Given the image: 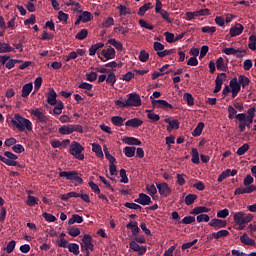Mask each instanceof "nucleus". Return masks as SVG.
I'll return each instance as SVG.
<instances>
[{"instance_id":"1","label":"nucleus","mask_w":256,"mask_h":256,"mask_svg":"<svg viewBox=\"0 0 256 256\" xmlns=\"http://www.w3.org/2000/svg\"><path fill=\"white\" fill-rule=\"evenodd\" d=\"M115 105L118 109H126L127 107H141V96L135 92L127 95V100H115Z\"/></svg>"},{"instance_id":"2","label":"nucleus","mask_w":256,"mask_h":256,"mask_svg":"<svg viewBox=\"0 0 256 256\" xmlns=\"http://www.w3.org/2000/svg\"><path fill=\"white\" fill-rule=\"evenodd\" d=\"M12 127L18 129V131H33V123L31 120L21 116L20 114H14V118L10 121Z\"/></svg>"},{"instance_id":"3","label":"nucleus","mask_w":256,"mask_h":256,"mask_svg":"<svg viewBox=\"0 0 256 256\" xmlns=\"http://www.w3.org/2000/svg\"><path fill=\"white\" fill-rule=\"evenodd\" d=\"M255 179L250 174L246 175L243 181L244 187L236 188L234 191V195H245L249 193H254L256 191V186L253 185Z\"/></svg>"},{"instance_id":"4","label":"nucleus","mask_w":256,"mask_h":256,"mask_svg":"<svg viewBox=\"0 0 256 256\" xmlns=\"http://www.w3.org/2000/svg\"><path fill=\"white\" fill-rule=\"evenodd\" d=\"M233 220H234L235 225L238 226V229L240 231H243V229H245V225L247 223H251V221H253V214L245 215V211L234 212Z\"/></svg>"},{"instance_id":"5","label":"nucleus","mask_w":256,"mask_h":256,"mask_svg":"<svg viewBox=\"0 0 256 256\" xmlns=\"http://www.w3.org/2000/svg\"><path fill=\"white\" fill-rule=\"evenodd\" d=\"M240 91H241V84H239L237 77H234L230 80L229 85L223 88L222 94L224 95V97H227V95L231 93L232 99H235V97L239 95Z\"/></svg>"},{"instance_id":"6","label":"nucleus","mask_w":256,"mask_h":256,"mask_svg":"<svg viewBox=\"0 0 256 256\" xmlns=\"http://www.w3.org/2000/svg\"><path fill=\"white\" fill-rule=\"evenodd\" d=\"M146 242L147 240L143 236H139L129 243V247L132 251L138 253V255H145V253H147V246H141L139 243L141 244Z\"/></svg>"},{"instance_id":"7","label":"nucleus","mask_w":256,"mask_h":256,"mask_svg":"<svg viewBox=\"0 0 256 256\" xmlns=\"http://www.w3.org/2000/svg\"><path fill=\"white\" fill-rule=\"evenodd\" d=\"M83 151H85V147H83V145L77 141H73L69 146L70 155H73V157L78 159V161H83V159H85V154H83Z\"/></svg>"},{"instance_id":"8","label":"nucleus","mask_w":256,"mask_h":256,"mask_svg":"<svg viewBox=\"0 0 256 256\" xmlns=\"http://www.w3.org/2000/svg\"><path fill=\"white\" fill-rule=\"evenodd\" d=\"M60 135H71L72 133H83V126L79 124L63 125L59 128Z\"/></svg>"},{"instance_id":"9","label":"nucleus","mask_w":256,"mask_h":256,"mask_svg":"<svg viewBox=\"0 0 256 256\" xmlns=\"http://www.w3.org/2000/svg\"><path fill=\"white\" fill-rule=\"evenodd\" d=\"M4 156L0 155V161H2V163H5V165H8V167H17L19 165V163L17 162V159H19V157L15 154H13L10 151H5L4 152Z\"/></svg>"},{"instance_id":"10","label":"nucleus","mask_w":256,"mask_h":256,"mask_svg":"<svg viewBox=\"0 0 256 256\" xmlns=\"http://www.w3.org/2000/svg\"><path fill=\"white\" fill-rule=\"evenodd\" d=\"M59 177H65L68 181H74L75 185H83V178H81L77 171H62Z\"/></svg>"},{"instance_id":"11","label":"nucleus","mask_w":256,"mask_h":256,"mask_svg":"<svg viewBox=\"0 0 256 256\" xmlns=\"http://www.w3.org/2000/svg\"><path fill=\"white\" fill-rule=\"evenodd\" d=\"M93 249H95L93 237L89 234H85L82 238L81 251H93Z\"/></svg>"},{"instance_id":"12","label":"nucleus","mask_w":256,"mask_h":256,"mask_svg":"<svg viewBox=\"0 0 256 256\" xmlns=\"http://www.w3.org/2000/svg\"><path fill=\"white\" fill-rule=\"evenodd\" d=\"M236 119H237V121H239L238 129H239L240 133H243V131H245L246 127H248V128L251 127L252 123L248 122L245 113L237 114Z\"/></svg>"},{"instance_id":"13","label":"nucleus","mask_w":256,"mask_h":256,"mask_svg":"<svg viewBox=\"0 0 256 256\" xmlns=\"http://www.w3.org/2000/svg\"><path fill=\"white\" fill-rule=\"evenodd\" d=\"M153 107L156 109H163L164 111H171L173 109V105H171L167 100H152Z\"/></svg>"},{"instance_id":"14","label":"nucleus","mask_w":256,"mask_h":256,"mask_svg":"<svg viewBox=\"0 0 256 256\" xmlns=\"http://www.w3.org/2000/svg\"><path fill=\"white\" fill-rule=\"evenodd\" d=\"M156 189L161 197H169L171 195V188L167 183H156Z\"/></svg>"},{"instance_id":"15","label":"nucleus","mask_w":256,"mask_h":256,"mask_svg":"<svg viewBox=\"0 0 256 256\" xmlns=\"http://www.w3.org/2000/svg\"><path fill=\"white\" fill-rule=\"evenodd\" d=\"M227 79V74L225 72H222L217 75L215 79V88L213 90V93H219L221 91V87H223V82Z\"/></svg>"},{"instance_id":"16","label":"nucleus","mask_w":256,"mask_h":256,"mask_svg":"<svg viewBox=\"0 0 256 256\" xmlns=\"http://www.w3.org/2000/svg\"><path fill=\"white\" fill-rule=\"evenodd\" d=\"M134 201L143 206L151 205V197L145 193H140Z\"/></svg>"},{"instance_id":"17","label":"nucleus","mask_w":256,"mask_h":256,"mask_svg":"<svg viewBox=\"0 0 256 256\" xmlns=\"http://www.w3.org/2000/svg\"><path fill=\"white\" fill-rule=\"evenodd\" d=\"M47 104L57 105V92H55V89L53 88H50L47 94Z\"/></svg>"},{"instance_id":"18","label":"nucleus","mask_w":256,"mask_h":256,"mask_svg":"<svg viewBox=\"0 0 256 256\" xmlns=\"http://www.w3.org/2000/svg\"><path fill=\"white\" fill-rule=\"evenodd\" d=\"M126 127H132L133 129H138V127H141L143 125V120L139 118H132L125 122Z\"/></svg>"},{"instance_id":"19","label":"nucleus","mask_w":256,"mask_h":256,"mask_svg":"<svg viewBox=\"0 0 256 256\" xmlns=\"http://www.w3.org/2000/svg\"><path fill=\"white\" fill-rule=\"evenodd\" d=\"M245 27H243V25L241 24H236L235 26L230 28V37H237L239 35H241V33H243Z\"/></svg>"},{"instance_id":"20","label":"nucleus","mask_w":256,"mask_h":256,"mask_svg":"<svg viewBox=\"0 0 256 256\" xmlns=\"http://www.w3.org/2000/svg\"><path fill=\"white\" fill-rule=\"evenodd\" d=\"M31 115H34V117H37L40 123H47L48 121L47 116H45V114H43V112L39 108L32 110Z\"/></svg>"},{"instance_id":"21","label":"nucleus","mask_w":256,"mask_h":256,"mask_svg":"<svg viewBox=\"0 0 256 256\" xmlns=\"http://www.w3.org/2000/svg\"><path fill=\"white\" fill-rule=\"evenodd\" d=\"M165 123H168L167 131H173V129H179V120H171L170 118L164 119Z\"/></svg>"},{"instance_id":"22","label":"nucleus","mask_w":256,"mask_h":256,"mask_svg":"<svg viewBox=\"0 0 256 256\" xmlns=\"http://www.w3.org/2000/svg\"><path fill=\"white\" fill-rule=\"evenodd\" d=\"M102 55L105 59H107V61L111 59H115L116 57L115 48L110 47L107 50H102Z\"/></svg>"},{"instance_id":"23","label":"nucleus","mask_w":256,"mask_h":256,"mask_svg":"<svg viewBox=\"0 0 256 256\" xmlns=\"http://www.w3.org/2000/svg\"><path fill=\"white\" fill-rule=\"evenodd\" d=\"M105 44L103 42L96 43L89 48L90 57H95V54L99 51V49H103Z\"/></svg>"},{"instance_id":"24","label":"nucleus","mask_w":256,"mask_h":256,"mask_svg":"<svg viewBox=\"0 0 256 256\" xmlns=\"http://www.w3.org/2000/svg\"><path fill=\"white\" fill-rule=\"evenodd\" d=\"M15 52V48L11 46L10 43L0 42V53H13Z\"/></svg>"},{"instance_id":"25","label":"nucleus","mask_w":256,"mask_h":256,"mask_svg":"<svg viewBox=\"0 0 256 256\" xmlns=\"http://www.w3.org/2000/svg\"><path fill=\"white\" fill-rule=\"evenodd\" d=\"M209 225L210 227H218L221 229L223 227H227V221L215 218L209 222Z\"/></svg>"},{"instance_id":"26","label":"nucleus","mask_w":256,"mask_h":256,"mask_svg":"<svg viewBox=\"0 0 256 256\" xmlns=\"http://www.w3.org/2000/svg\"><path fill=\"white\" fill-rule=\"evenodd\" d=\"M238 85L242 87V89H245V87H249V84L251 83V79L245 75L238 76Z\"/></svg>"},{"instance_id":"27","label":"nucleus","mask_w":256,"mask_h":256,"mask_svg":"<svg viewBox=\"0 0 256 256\" xmlns=\"http://www.w3.org/2000/svg\"><path fill=\"white\" fill-rule=\"evenodd\" d=\"M216 68L218 71H227V62H225V58L219 57L216 60Z\"/></svg>"},{"instance_id":"28","label":"nucleus","mask_w":256,"mask_h":256,"mask_svg":"<svg viewBox=\"0 0 256 256\" xmlns=\"http://www.w3.org/2000/svg\"><path fill=\"white\" fill-rule=\"evenodd\" d=\"M110 121L115 127H123V123H125V119L121 116H112Z\"/></svg>"},{"instance_id":"29","label":"nucleus","mask_w":256,"mask_h":256,"mask_svg":"<svg viewBox=\"0 0 256 256\" xmlns=\"http://www.w3.org/2000/svg\"><path fill=\"white\" fill-rule=\"evenodd\" d=\"M28 193H29V195L27 197L26 204L29 207H34V205H38L39 204V198H37L35 196H31V193H33V191H29Z\"/></svg>"},{"instance_id":"30","label":"nucleus","mask_w":256,"mask_h":256,"mask_svg":"<svg viewBox=\"0 0 256 256\" xmlns=\"http://www.w3.org/2000/svg\"><path fill=\"white\" fill-rule=\"evenodd\" d=\"M137 151V148L131 147V146H126L123 148V153L125 157L132 158L135 157V152Z\"/></svg>"},{"instance_id":"31","label":"nucleus","mask_w":256,"mask_h":256,"mask_svg":"<svg viewBox=\"0 0 256 256\" xmlns=\"http://www.w3.org/2000/svg\"><path fill=\"white\" fill-rule=\"evenodd\" d=\"M92 151L99 157V159H103V148H101V145L92 143Z\"/></svg>"},{"instance_id":"32","label":"nucleus","mask_w":256,"mask_h":256,"mask_svg":"<svg viewBox=\"0 0 256 256\" xmlns=\"http://www.w3.org/2000/svg\"><path fill=\"white\" fill-rule=\"evenodd\" d=\"M33 91V83H27L22 87V97H29Z\"/></svg>"},{"instance_id":"33","label":"nucleus","mask_w":256,"mask_h":256,"mask_svg":"<svg viewBox=\"0 0 256 256\" xmlns=\"http://www.w3.org/2000/svg\"><path fill=\"white\" fill-rule=\"evenodd\" d=\"M79 17H80V21H82V23H89V21H91L93 19V15L89 11L82 12L79 15Z\"/></svg>"},{"instance_id":"34","label":"nucleus","mask_w":256,"mask_h":256,"mask_svg":"<svg viewBox=\"0 0 256 256\" xmlns=\"http://www.w3.org/2000/svg\"><path fill=\"white\" fill-rule=\"evenodd\" d=\"M147 111V118L151 123H157L161 119L159 114H155L152 110H146Z\"/></svg>"},{"instance_id":"35","label":"nucleus","mask_w":256,"mask_h":256,"mask_svg":"<svg viewBox=\"0 0 256 256\" xmlns=\"http://www.w3.org/2000/svg\"><path fill=\"white\" fill-rule=\"evenodd\" d=\"M123 143H125V145H141L140 140L135 137H126L123 139Z\"/></svg>"},{"instance_id":"36","label":"nucleus","mask_w":256,"mask_h":256,"mask_svg":"<svg viewBox=\"0 0 256 256\" xmlns=\"http://www.w3.org/2000/svg\"><path fill=\"white\" fill-rule=\"evenodd\" d=\"M203 129H205V123L200 122L192 132L193 137H199L203 133Z\"/></svg>"},{"instance_id":"37","label":"nucleus","mask_w":256,"mask_h":256,"mask_svg":"<svg viewBox=\"0 0 256 256\" xmlns=\"http://www.w3.org/2000/svg\"><path fill=\"white\" fill-rule=\"evenodd\" d=\"M106 83L108 85H111V87H113V85H115V83H117V76L115 75L114 72L108 73V75L106 76Z\"/></svg>"},{"instance_id":"38","label":"nucleus","mask_w":256,"mask_h":256,"mask_svg":"<svg viewBox=\"0 0 256 256\" xmlns=\"http://www.w3.org/2000/svg\"><path fill=\"white\" fill-rule=\"evenodd\" d=\"M75 223H83V217L79 214H73L68 220V225H75Z\"/></svg>"},{"instance_id":"39","label":"nucleus","mask_w":256,"mask_h":256,"mask_svg":"<svg viewBox=\"0 0 256 256\" xmlns=\"http://www.w3.org/2000/svg\"><path fill=\"white\" fill-rule=\"evenodd\" d=\"M108 44L112 45V47H115L117 51H123V43L117 41L115 38L109 39Z\"/></svg>"},{"instance_id":"40","label":"nucleus","mask_w":256,"mask_h":256,"mask_svg":"<svg viewBox=\"0 0 256 256\" xmlns=\"http://www.w3.org/2000/svg\"><path fill=\"white\" fill-rule=\"evenodd\" d=\"M211 211V209L205 207V206H199V207H195L192 210L193 215H202V213H209Z\"/></svg>"},{"instance_id":"41","label":"nucleus","mask_w":256,"mask_h":256,"mask_svg":"<svg viewBox=\"0 0 256 256\" xmlns=\"http://www.w3.org/2000/svg\"><path fill=\"white\" fill-rule=\"evenodd\" d=\"M240 241L241 243H243L244 245H255V241L249 237V235H247L246 233H244L241 237H240Z\"/></svg>"},{"instance_id":"42","label":"nucleus","mask_w":256,"mask_h":256,"mask_svg":"<svg viewBox=\"0 0 256 256\" xmlns=\"http://www.w3.org/2000/svg\"><path fill=\"white\" fill-rule=\"evenodd\" d=\"M67 233L70 235V237H79V235H81V229L72 226L67 229Z\"/></svg>"},{"instance_id":"43","label":"nucleus","mask_w":256,"mask_h":256,"mask_svg":"<svg viewBox=\"0 0 256 256\" xmlns=\"http://www.w3.org/2000/svg\"><path fill=\"white\" fill-rule=\"evenodd\" d=\"M65 5H67V7H72L73 11H79L81 9V4L75 0H68L65 2Z\"/></svg>"},{"instance_id":"44","label":"nucleus","mask_w":256,"mask_h":256,"mask_svg":"<svg viewBox=\"0 0 256 256\" xmlns=\"http://www.w3.org/2000/svg\"><path fill=\"white\" fill-rule=\"evenodd\" d=\"M17 245V242L15 240H11L6 247L3 248V251H6V253L11 254L12 251H15V247Z\"/></svg>"},{"instance_id":"45","label":"nucleus","mask_w":256,"mask_h":256,"mask_svg":"<svg viewBox=\"0 0 256 256\" xmlns=\"http://www.w3.org/2000/svg\"><path fill=\"white\" fill-rule=\"evenodd\" d=\"M68 251L73 255H79V244L77 243H70L68 244Z\"/></svg>"},{"instance_id":"46","label":"nucleus","mask_w":256,"mask_h":256,"mask_svg":"<svg viewBox=\"0 0 256 256\" xmlns=\"http://www.w3.org/2000/svg\"><path fill=\"white\" fill-rule=\"evenodd\" d=\"M113 25H115V19H113V17H108L103 21L101 27L109 29V27H113Z\"/></svg>"},{"instance_id":"47","label":"nucleus","mask_w":256,"mask_h":256,"mask_svg":"<svg viewBox=\"0 0 256 256\" xmlns=\"http://www.w3.org/2000/svg\"><path fill=\"white\" fill-rule=\"evenodd\" d=\"M255 111H256L255 106L247 110L248 115H246V119L248 120L249 123H253V119H255Z\"/></svg>"},{"instance_id":"48","label":"nucleus","mask_w":256,"mask_h":256,"mask_svg":"<svg viewBox=\"0 0 256 256\" xmlns=\"http://www.w3.org/2000/svg\"><path fill=\"white\" fill-rule=\"evenodd\" d=\"M127 229H131L133 235H137L139 233V225L137 222H130L126 225Z\"/></svg>"},{"instance_id":"49","label":"nucleus","mask_w":256,"mask_h":256,"mask_svg":"<svg viewBox=\"0 0 256 256\" xmlns=\"http://www.w3.org/2000/svg\"><path fill=\"white\" fill-rule=\"evenodd\" d=\"M183 99L185 102H187V105H189V107L195 105V99L193 98V95H191V93H184Z\"/></svg>"},{"instance_id":"50","label":"nucleus","mask_w":256,"mask_h":256,"mask_svg":"<svg viewBox=\"0 0 256 256\" xmlns=\"http://www.w3.org/2000/svg\"><path fill=\"white\" fill-rule=\"evenodd\" d=\"M191 156L192 163H194V165H199V151L197 148H192Z\"/></svg>"},{"instance_id":"51","label":"nucleus","mask_w":256,"mask_h":256,"mask_svg":"<svg viewBox=\"0 0 256 256\" xmlns=\"http://www.w3.org/2000/svg\"><path fill=\"white\" fill-rule=\"evenodd\" d=\"M146 191L150 197L157 195V187H155V184H147Z\"/></svg>"},{"instance_id":"52","label":"nucleus","mask_w":256,"mask_h":256,"mask_svg":"<svg viewBox=\"0 0 256 256\" xmlns=\"http://www.w3.org/2000/svg\"><path fill=\"white\" fill-rule=\"evenodd\" d=\"M139 25H140V27H142V29H148V31H153V29H155V26H153L152 24L148 23L144 19H140L139 20Z\"/></svg>"},{"instance_id":"53","label":"nucleus","mask_w":256,"mask_h":256,"mask_svg":"<svg viewBox=\"0 0 256 256\" xmlns=\"http://www.w3.org/2000/svg\"><path fill=\"white\" fill-rule=\"evenodd\" d=\"M176 183L180 186L183 187V185H185V183H187V175L185 174H177L176 175Z\"/></svg>"},{"instance_id":"54","label":"nucleus","mask_w":256,"mask_h":256,"mask_svg":"<svg viewBox=\"0 0 256 256\" xmlns=\"http://www.w3.org/2000/svg\"><path fill=\"white\" fill-rule=\"evenodd\" d=\"M248 47L249 49H251V51H256V35L255 34H252L249 36Z\"/></svg>"},{"instance_id":"55","label":"nucleus","mask_w":256,"mask_h":256,"mask_svg":"<svg viewBox=\"0 0 256 256\" xmlns=\"http://www.w3.org/2000/svg\"><path fill=\"white\" fill-rule=\"evenodd\" d=\"M249 151V144L245 143L241 147H239L236 151V154L241 157L242 155H245Z\"/></svg>"},{"instance_id":"56","label":"nucleus","mask_w":256,"mask_h":256,"mask_svg":"<svg viewBox=\"0 0 256 256\" xmlns=\"http://www.w3.org/2000/svg\"><path fill=\"white\" fill-rule=\"evenodd\" d=\"M151 7V3L148 4H144L143 6H141L137 12V15H139V17H143V15H145V13H147V11H149Z\"/></svg>"},{"instance_id":"57","label":"nucleus","mask_w":256,"mask_h":256,"mask_svg":"<svg viewBox=\"0 0 256 256\" xmlns=\"http://www.w3.org/2000/svg\"><path fill=\"white\" fill-rule=\"evenodd\" d=\"M197 201V195L195 194H189L185 197V205H193Z\"/></svg>"},{"instance_id":"58","label":"nucleus","mask_w":256,"mask_h":256,"mask_svg":"<svg viewBox=\"0 0 256 256\" xmlns=\"http://www.w3.org/2000/svg\"><path fill=\"white\" fill-rule=\"evenodd\" d=\"M65 105L63 104V102H58L57 105L54 107L53 109V113L55 115H61L63 113V109H64Z\"/></svg>"},{"instance_id":"59","label":"nucleus","mask_w":256,"mask_h":256,"mask_svg":"<svg viewBox=\"0 0 256 256\" xmlns=\"http://www.w3.org/2000/svg\"><path fill=\"white\" fill-rule=\"evenodd\" d=\"M42 217H44L45 221H47L48 223H55V221H57V217H55V215L51 213L44 212L42 214Z\"/></svg>"},{"instance_id":"60","label":"nucleus","mask_w":256,"mask_h":256,"mask_svg":"<svg viewBox=\"0 0 256 256\" xmlns=\"http://www.w3.org/2000/svg\"><path fill=\"white\" fill-rule=\"evenodd\" d=\"M113 31L115 33H121L122 35H127V33H129V28H125L122 25H118L113 28Z\"/></svg>"},{"instance_id":"61","label":"nucleus","mask_w":256,"mask_h":256,"mask_svg":"<svg viewBox=\"0 0 256 256\" xmlns=\"http://www.w3.org/2000/svg\"><path fill=\"white\" fill-rule=\"evenodd\" d=\"M68 19H69V14L63 12V10L58 11V20L61 23H67Z\"/></svg>"},{"instance_id":"62","label":"nucleus","mask_w":256,"mask_h":256,"mask_svg":"<svg viewBox=\"0 0 256 256\" xmlns=\"http://www.w3.org/2000/svg\"><path fill=\"white\" fill-rule=\"evenodd\" d=\"M117 9H119V15H131V9L125 5H119Z\"/></svg>"},{"instance_id":"63","label":"nucleus","mask_w":256,"mask_h":256,"mask_svg":"<svg viewBox=\"0 0 256 256\" xmlns=\"http://www.w3.org/2000/svg\"><path fill=\"white\" fill-rule=\"evenodd\" d=\"M87 35H89L87 29H82L76 34V39H78L79 41H83V39H87Z\"/></svg>"},{"instance_id":"64","label":"nucleus","mask_w":256,"mask_h":256,"mask_svg":"<svg viewBox=\"0 0 256 256\" xmlns=\"http://www.w3.org/2000/svg\"><path fill=\"white\" fill-rule=\"evenodd\" d=\"M17 63H21V60H15V59H11V57H9L5 67H6V69H13V67H15V65H17Z\"/></svg>"}]
</instances>
